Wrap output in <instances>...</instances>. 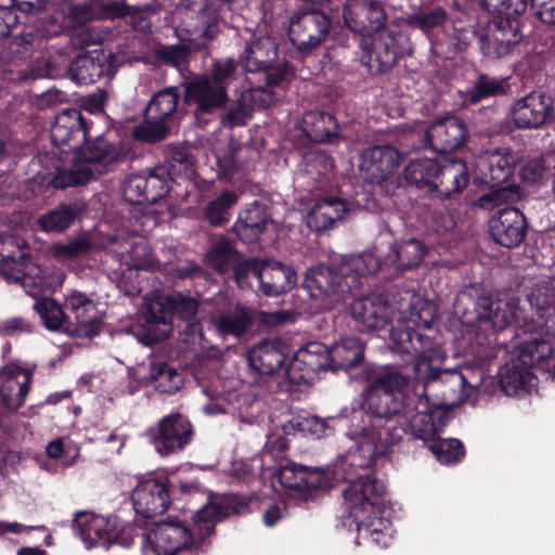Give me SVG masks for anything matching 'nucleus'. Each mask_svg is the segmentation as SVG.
<instances>
[{
  "instance_id": "obj_1",
  "label": "nucleus",
  "mask_w": 555,
  "mask_h": 555,
  "mask_svg": "<svg viewBox=\"0 0 555 555\" xmlns=\"http://www.w3.org/2000/svg\"><path fill=\"white\" fill-rule=\"evenodd\" d=\"M435 384H369L364 400L372 416L377 421L392 417L409 410L416 413L410 418L409 427L415 439L427 447L437 438L453 417V410L460 404H477V392L483 384H460L459 401H448L444 397L431 396Z\"/></svg>"
},
{
  "instance_id": "obj_2",
  "label": "nucleus",
  "mask_w": 555,
  "mask_h": 555,
  "mask_svg": "<svg viewBox=\"0 0 555 555\" xmlns=\"http://www.w3.org/2000/svg\"><path fill=\"white\" fill-rule=\"evenodd\" d=\"M249 509L244 498L232 494L219 501L208 502L193 513L192 524L177 517L155 524L153 530L157 555H198L209 543L216 525L232 515H241Z\"/></svg>"
},
{
  "instance_id": "obj_3",
  "label": "nucleus",
  "mask_w": 555,
  "mask_h": 555,
  "mask_svg": "<svg viewBox=\"0 0 555 555\" xmlns=\"http://www.w3.org/2000/svg\"><path fill=\"white\" fill-rule=\"evenodd\" d=\"M386 488L377 478L361 476L350 482L343 491L344 526L354 525L358 534L371 531L370 529H391L392 524L386 517Z\"/></svg>"
},
{
  "instance_id": "obj_4",
  "label": "nucleus",
  "mask_w": 555,
  "mask_h": 555,
  "mask_svg": "<svg viewBox=\"0 0 555 555\" xmlns=\"http://www.w3.org/2000/svg\"><path fill=\"white\" fill-rule=\"evenodd\" d=\"M26 242L15 235H0V274L35 296L43 284V271L25 250Z\"/></svg>"
},
{
  "instance_id": "obj_5",
  "label": "nucleus",
  "mask_w": 555,
  "mask_h": 555,
  "mask_svg": "<svg viewBox=\"0 0 555 555\" xmlns=\"http://www.w3.org/2000/svg\"><path fill=\"white\" fill-rule=\"evenodd\" d=\"M240 62L246 72L263 73V87L268 89L282 85L292 76L287 62L279 57L276 40L269 35L254 36L240 55Z\"/></svg>"
},
{
  "instance_id": "obj_6",
  "label": "nucleus",
  "mask_w": 555,
  "mask_h": 555,
  "mask_svg": "<svg viewBox=\"0 0 555 555\" xmlns=\"http://www.w3.org/2000/svg\"><path fill=\"white\" fill-rule=\"evenodd\" d=\"M73 529L87 548L101 546L105 550L113 544L129 547L133 543L131 528L122 525L116 515L102 516L90 512H78L73 519Z\"/></svg>"
},
{
  "instance_id": "obj_7",
  "label": "nucleus",
  "mask_w": 555,
  "mask_h": 555,
  "mask_svg": "<svg viewBox=\"0 0 555 555\" xmlns=\"http://www.w3.org/2000/svg\"><path fill=\"white\" fill-rule=\"evenodd\" d=\"M515 159L506 151L495 150L487 153L479 159L478 166L482 175L483 182L492 191L481 196V205L493 203H514L520 198L519 189L508 183L515 170Z\"/></svg>"
},
{
  "instance_id": "obj_8",
  "label": "nucleus",
  "mask_w": 555,
  "mask_h": 555,
  "mask_svg": "<svg viewBox=\"0 0 555 555\" xmlns=\"http://www.w3.org/2000/svg\"><path fill=\"white\" fill-rule=\"evenodd\" d=\"M145 435L157 453L168 456L183 451L191 443L194 428L185 415L170 413L149 427Z\"/></svg>"
},
{
  "instance_id": "obj_9",
  "label": "nucleus",
  "mask_w": 555,
  "mask_h": 555,
  "mask_svg": "<svg viewBox=\"0 0 555 555\" xmlns=\"http://www.w3.org/2000/svg\"><path fill=\"white\" fill-rule=\"evenodd\" d=\"M228 100V91L223 87L215 86L208 80V75L197 76L184 86V103L199 126L207 125L209 116L224 108Z\"/></svg>"
},
{
  "instance_id": "obj_10",
  "label": "nucleus",
  "mask_w": 555,
  "mask_h": 555,
  "mask_svg": "<svg viewBox=\"0 0 555 555\" xmlns=\"http://www.w3.org/2000/svg\"><path fill=\"white\" fill-rule=\"evenodd\" d=\"M554 351L553 345L543 337H533L518 346V356L512 358L500 370L499 382H530L538 376L532 372L534 360L548 358Z\"/></svg>"
},
{
  "instance_id": "obj_11",
  "label": "nucleus",
  "mask_w": 555,
  "mask_h": 555,
  "mask_svg": "<svg viewBox=\"0 0 555 555\" xmlns=\"http://www.w3.org/2000/svg\"><path fill=\"white\" fill-rule=\"evenodd\" d=\"M332 21L319 10L302 11L294 14L289 24V39L301 52L319 47L327 37Z\"/></svg>"
},
{
  "instance_id": "obj_12",
  "label": "nucleus",
  "mask_w": 555,
  "mask_h": 555,
  "mask_svg": "<svg viewBox=\"0 0 555 555\" xmlns=\"http://www.w3.org/2000/svg\"><path fill=\"white\" fill-rule=\"evenodd\" d=\"M171 488L167 478L150 477L140 480L131 493L135 513L147 519L163 515L176 494Z\"/></svg>"
},
{
  "instance_id": "obj_13",
  "label": "nucleus",
  "mask_w": 555,
  "mask_h": 555,
  "mask_svg": "<svg viewBox=\"0 0 555 555\" xmlns=\"http://www.w3.org/2000/svg\"><path fill=\"white\" fill-rule=\"evenodd\" d=\"M402 159L401 153L392 145H373L361 152L358 171L366 183L380 184L395 175Z\"/></svg>"
},
{
  "instance_id": "obj_14",
  "label": "nucleus",
  "mask_w": 555,
  "mask_h": 555,
  "mask_svg": "<svg viewBox=\"0 0 555 555\" xmlns=\"http://www.w3.org/2000/svg\"><path fill=\"white\" fill-rule=\"evenodd\" d=\"M275 478L283 488L295 492L305 501L312 500L318 492L331 488V480L323 469L296 463L281 466Z\"/></svg>"
},
{
  "instance_id": "obj_15",
  "label": "nucleus",
  "mask_w": 555,
  "mask_h": 555,
  "mask_svg": "<svg viewBox=\"0 0 555 555\" xmlns=\"http://www.w3.org/2000/svg\"><path fill=\"white\" fill-rule=\"evenodd\" d=\"M278 101L273 89L257 86L243 91L223 111L220 122L225 128L244 127L256 111L266 109Z\"/></svg>"
},
{
  "instance_id": "obj_16",
  "label": "nucleus",
  "mask_w": 555,
  "mask_h": 555,
  "mask_svg": "<svg viewBox=\"0 0 555 555\" xmlns=\"http://www.w3.org/2000/svg\"><path fill=\"white\" fill-rule=\"evenodd\" d=\"M343 13L348 28L364 37H372L386 28L388 21L380 0H347Z\"/></svg>"
},
{
  "instance_id": "obj_17",
  "label": "nucleus",
  "mask_w": 555,
  "mask_h": 555,
  "mask_svg": "<svg viewBox=\"0 0 555 555\" xmlns=\"http://www.w3.org/2000/svg\"><path fill=\"white\" fill-rule=\"evenodd\" d=\"M411 353L416 357L413 365L416 380L451 379L452 382H466V377L457 369L440 370L433 364L434 358L438 357V350L429 337L415 330L412 331Z\"/></svg>"
},
{
  "instance_id": "obj_18",
  "label": "nucleus",
  "mask_w": 555,
  "mask_h": 555,
  "mask_svg": "<svg viewBox=\"0 0 555 555\" xmlns=\"http://www.w3.org/2000/svg\"><path fill=\"white\" fill-rule=\"evenodd\" d=\"M478 41L483 55L498 59L507 55L521 41L518 20H494L482 27Z\"/></svg>"
},
{
  "instance_id": "obj_19",
  "label": "nucleus",
  "mask_w": 555,
  "mask_h": 555,
  "mask_svg": "<svg viewBox=\"0 0 555 555\" xmlns=\"http://www.w3.org/2000/svg\"><path fill=\"white\" fill-rule=\"evenodd\" d=\"M362 42L367 54V66L372 73L383 74L390 70L397 63L403 51L400 41L403 35L396 30L384 28Z\"/></svg>"
},
{
  "instance_id": "obj_20",
  "label": "nucleus",
  "mask_w": 555,
  "mask_h": 555,
  "mask_svg": "<svg viewBox=\"0 0 555 555\" xmlns=\"http://www.w3.org/2000/svg\"><path fill=\"white\" fill-rule=\"evenodd\" d=\"M513 120L519 129H538L555 124L553 101L543 92H531L513 106Z\"/></svg>"
},
{
  "instance_id": "obj_21",
  "label": "nucleus",
  "mask_w": 555,
  "mask_h": 555,
  "mask_svg": "<svg viewBox=\"0 0 555 555\" xmlns=\"http://www.w3.org/2000/svg\"><path fill=\"white\" fill-rule=\"evenodd\" d=\"M467 138V125L456 116H448L436 120L427 128L425 134L426 143L439 154H448L461 149L466 143Z\"/></svg>"
},
{
  "instance_id": "obj_22",
  "label": "nucleus",
  "mask_w": 555,
  "mask_h": 555,
  "mask_svg": "<svg viewBox=\"0 0 555 555\" xmlns=\"http://www.w3.org/2000/svg\"><path fill=\"white\" fill-rule=\"evenodd\" d=\"M182 27L194 39L203 40V46L220 34L216 12L204 1H194L179 8Z\"/></svg>"
},
{
  "instance_id": "obj_23",
  "label": "nucleus",
  "mask_w": 555,
  "mask_h": 555,
  "mask_svg": "<svg viewBox=\"0 0 555 555\" xmlns=\"http://www.w3.org/2000/svg\"><path fill=\"white\" fill-rule=\"evenodd\" d=\"M476 306L478 312L476 320L468 319L467 322L489 323L495 331L505 328L513 321L524 327V315L526 313L519 306L518 298L494 301L490 297H479Z\"/></svg>"
},
{
  "instance_id": "obj_24",
  "label": "nucleus",
  "mask_w": 555,
  "mask_h": 555,
  "mask_svg": "<svg viewBox=\"0 0 555 555\" xmlns=\"http://www.w3.org/2000/svg\"><path fill=\"white\" fill-rule=\"evenodd\" d=\"M528 224L524 214L514 207L498 211L490 220L489 232L492 238L506 248L522 243L527 235Z\"/></svg>"
},
{
  "instance_id": "obj_25",
  "label": "nucleus",
  "mask_w": 555,
  "mask_h": 555,
  "mask_svg": "<svg viewBox=\"0 0 555 555\" xmlns=\"http://www.w3.org/2000/svg\"><path fill=\"white\" fill-rule=\"evenodd\" d=\"M87 129L83 117L77 108L63 111L51 128L53 144L63 152L80 150L86 141Z\"/></svg>"
},
{
  "instance_id": "obj_26",
  "label": "nucleus",
  "mask_w": 555,
  "mask_h": 555,
  "mask_svg": "<svg viewBox=\"0 0 555 555\" xmlns=\"http://www.w3.org/2000/svg\"><path fill=\"white\" fill-rule=\"evenodd\" d=\"M354 435L359 437L357 447L353 450H349L344 457L343 470L346 473V479L348 486L351 481L357 480L361 476H371L376 478L367 470L373 466L378 457L385 456V449H376L375 442L370 440L363 434V430L354 431Z\"/></svg>"
},
{
  "instance_id": "obj_27",
  "label": "nucleus",
  "mask_w": 555,
  "mask_h": 555,
  "mask_svg": "<svg viewBox=\"0 0 555 555\" xmlns=\"http://www.w3.org/2000/svg\"><path fill=\"white\" fill-rule=\"evenodd\" d=\"M272 222L270 207L256 201L240 212L232 231L243 243L253 244L260 240Z\"/></svg>"
},
{
  "instance_id": "obj_28",
  "label": "nucleus",
  "mask_w": 555,
  "mask_h": 555,
  "mask_svg": "<svg viewBox=\"0 0 555 555\" xmlns=\"http://www.w3.org/2000/svg\"><path fill=\"white\" fill-rule=\"evenodd\" d=\"M354 320L363 324L366 331L384 328L390 320V309L382 295H370L356 299L350 306Z\"/></svg>"
},
{
  "instance_id": "obj_29",
  "label": "nucleus",
  "mask_w": 555,
  "mask_h": 555,
  "mask_svg": "<svg viewBox=\"0 0 555 555\" xmlns=\"http://www.w3.org/2000/svg\"><path fill=\"white\" fill-rule=\"evenodd\" d=\"M328 350L330 347L319 341H310L305 347H301L289 365L288 382H308L309 376L301 374L297 377L294 375V372L300 370L301 365H305L307 371L313 373L328 370Z\"/></svg>"
},
{
  "instance_id": "obj_30",
  "label": "nucleus",
  "mask_w": 555,
  "mask_h": 555,
  "mask_svg": "<svg viewBox=\"0 0 555 555\" xmlns=\"http://www.w3.org/2000/svg\"><path fill=\"white\" fill-rule=\"evenodd\" d=\"M350 211L346 201L338 197H326L317 202L307 218L308 227L317 232L332 229Z\"/></svg>"
},
{
  "instance_id": "obj_31",
  "label": "nucleus",
  "mask_w": 555,
  "mask_h": 555,
  "mask_svg": "<svg viewBox=\"0 0 555 555\" xmlns=\"http://www.w3.org/2000/svg\"><path fill=\"white\" fill-rule=\"evenodd\" d=\"M172 308L170 295H157L146 302L145 320L151 324L164 326L153 334L147 333L143 340L146 345L164 340L170 336L172 331L171 321L173 318Z\"/></svg>"
},
{
  "instance_id": "obj_32",
  "label": "nucleus",
  "mask_w": 555,
  "mask_h": 555,
  "mask_svg": "<svg viewBox=\"0 0 555 555\" xmlns=\"http://www.w3.org/2000/svg\"><path fill=\"white\" fill-rule=\"evenodd\" d=\"M258 280L267 295H280L296 284L295 271L280 261L267 260L261 263Z\"/></svg>"
},
{
  "instance_id": "obj_33",
  "label": "nucleus",
  "mask_w": 555,
  "mask_h": 555,
  "mask_svg": "<svg viewBox=\"0 0 555 555\" xmlns=\"http://www.w3.org/2000/svg\"><path fill=\"white\" fill-rule=\"evenodd\" d=\"M341 276L325 266L310 268L306 273L305 287L310 297L315 299L334 300L338 297Z\"/></svg>"
},
{
  "instance_id": "obj_34",
  "label": "nucleus",
  "mask_w": 555,
  "mask_h": 555,
  "mask_svg": "<svg viewBox=\"0 0 555 555\" xmlns=\"http://www.w3.org/2000/svg\"><path fill=\"white\" fill-rule=\"evenodd\" d=\"M365 345L357 337H345L330 346L328 370L348 371L364 360Z\"/></svg>"
},
{
  "instance_id": "obj_35",
  "label": "nucleus",
  "mask_w": 555,
  "mask_h": 555,
  "mask_svg": "<svg viewBox=\"0 0 555 555\" xmlns=\"http://www.w3.org/2000/svg\"><path fill=\"white\" fill-rule=\"evenodd\" d=\"M469 181L466 164L461 159H447L440 165L434 191L443 197L461 192Z\"/></svg>"
},
{
  "instance_id": "obj_36",
  "label": "nucleus",
  "mask_w": 555,
  "mask_h": 555,
  "mask_svg": "<svg viewBox=\"0 0 555 555\" xmlns=\"http://www.w3.org/2000/svg\"><path fill=\"white\" fill-rule=\"evenodd\" d=\"M253 322V310L242 305H235L212 320L215 328L220 336H233L235 338L244 336L250 330Z\"/></svg>"
},
{
  "instance_id": "obj_37",
  "label": "nucleus",
  "mask_w": 555,
  "mask_h": 555,
  "mask_svg": "<svg viewBox=\"0 0 555 555\" xmlns=\"http://www.w3.org/2000/svg\"><path fill=\"white\" fill-rule=\"evenodd\" d=\"M301 128L305 135L315 143H330L339 135L336 118L325 112H307Z\"/></svg>"
},
{
  "instance_id": "obj_38",
  "label": "nucleus",
  "mask_w": 555,
  "mask_h": 555,
  "mask_svg": "<svg viewBox=\"0 0 555 555\" xmlns=\"http://www.w3.org/2000/svg\"><path fill=\"white\" fill-rule=\"evenodd\" d=\"M86 206L81 202L59 204L41 215L37 223L44 232L62 233L66 231L83 212Z\"/></svg>"
},
{
  "instance_id": "obj_39",
  "label": "nucleus",
  "mask_w": 555,
  "mask_h": 555,
  "mask_svg": "<svg viewBox=\"0 0 555 555\" xmlns=\"http://www.w3.org/2000/svg\"><path fill=\"white\" fill-rule=\"evenodd\" d=\"M112 250L119 255L126 266L144 268L149 262V247L140 235L119 234L111 238Z\"/></svg>"
},
{
  "instance_id": "obj_40",
  "label": "nucleus",
  "mask_w": 555,
  "mask_h": 555,
  "mask_svg": "<svg viewBox=\"0 0 555 555\" xmlns=\"http://www.w3.org/2000/svg\"><path fill=\"white\" fill-rule=\"evenodd\" d=\"M425 253L426 247L421 241L410 238L393 244L385 262L397 270L404 271L417 267L422 262Z\"/></svg>"
},
{
  "instance_id": "obj_41",
  "label": "nucleus",
  "mask_w": 555,
  "mask_h": 555,
  "mask_svg": "<svg viewBox=\"0 0 555 555\" xmlns=\"http://www.w3.org/2000/svg\"><path fill=\"white\" fill-rule=\"evenodd\" d=\"M285 360L283 352L273 341H261L248 352L249 365L260 375H271Z\"/></svg>"
},
{
  "instance_id": "obj_42",
  "label": "nucleus",
  "mask_w": 555,
  "mask_h": 555,
  "mask_svg": "<svg viewBox=\"0 0 555 555\" xmlns=\"http://www.w3.org/2000/svg\"><path fill=\"white\" fill-rule=\"evenodd\" d=\"M448 20L449 14L444 8L440 5H422L408 14L404 23L411 29L429 34L435 29L442 28Z\"/></svg>"
},
{
  "instance_id": "obj_43",
  "label": "nucleus",
  "mask_w": 555,
  "mask_h": 555,
  "mask_svg": "<svg viewBox=\"0 0 555 555\" xmlns=\"http://www.w3.org/2000/svg\"><path fill=\"white\" fill-rule=\"evenodd\" d=\"M75 313L76 326L74 334L79 337H93L100 332V321L95 315L94 306L91 300L82 297H75L70 301Z\"/></svg>"
},
{
  "instance_id": "obj_44",
  "label": "nucleus",
  "mask_w": 555,
  "mask_h": 555,
  "mask_svg": "<svg viewBox=\"0 0 555 555\" xmlns=\"http://www.w3.org/2000/svg\"><path fill=\"white\" fill-rule=\"evenodd\" d=\"M203 392L209 399L203 406L207 415L225 413L227 406L238 399V389L233 384H206Z\"/></svg>"
},
{
  "instance_id": "obj_45",
  "label": "nucleus",
  "mask_w": 555,
  "mask_h": 555,
  "mask_svg": "<svg viewBox=\"0 0 555 555\" xmlns=\"http://www.w3.org/2000/svg\"><path fill=\"white\" fill-rule=\"evenodd\" d=\"M117 159L115 147L105 140H99L87 145L79 156V165L92 167L96 171V177L105 171V167Z\"/></svg>"
},
{
  "instance_id": "obj_46",
  "label": "nucleus",
  "mask_w": 555,
  "mask_h": 555,
  "mask_svg": "<svg viewBox=\"0 0 555 555\" xmlns=\"http://www.w3.org/2000/svg\"><path fill=\"white\" fill-rule=\"evenodd\" d=\"M427 448L440 464L447 466L457 465L466 456L465 446L456 438H441L439 435Z\"/></svg>"
},
{
  "instance_id": "obj_47",
  "label": "nucleus",
  "mask_w": 555,
  "mask_h": 555,
  "mask_svg": "<svg viewBox=\"0 0 555 555\" xmlns=\"http://www.w3.org/2000/svg\"><path fill=\"white\" fill-rule=\"evenodd\" d=\"M440 165L430 158L413 159L404 169L405 179L418 188L429 186L433 190Z\"/></svg>"
},
{
  "instance_id": "obj_48",
  "label": "nucleus",
  "mask_w": 555,
  "mask_h": 555,
  "mask_svg": "<svg viewBox=\"0 0 555 555\" xmlns=\"http://www.w3.org/2000/svg\"><path fill=\"white\" fill-rule=\"evenodd\" d=\"M361 429L363 434H365V437L375 442L376 449H385V456L390 453L393 446L400 443L406 434L405 427L402 425L382 426L373 422L371 426H363Z\"/></svg>"
},
{
  "instance_id": "obj_49",
  "label": "nucleus",
  "mask_w": 555,
  "mask_h": 555,
  "mask_svg": "<svg viewBox=\"0 0 555 555\" xmlns=\"http://www.w3.org/2000/svg\"><path fill=\"white\" fill-rule=\"evenodd\" d=\"M93 247V242L87 235H79L66 243L52 244L48 253L56 261L66 262L89 254Z\"/></svg>"
},
{
  "instance_id": "obj_50",
  "label": "nucleus",
  "mask_w": 555,
  "mask_h": 555,
  "mask_svg": "<svg viewBox=\"0 0 555 555\" xmlns=\"http://www.w3.org/2000/svg\"><path fill=\"white\" fill-rule=\"evenodd\" d=\"M179 93L177 88L169 87L157 92L150 101L145 111L152 118H160L170 121L177 111Z\"/></svg>"
},
{
  "instance_id": "obj_51",
  "label": "nucleus",
  "mask_w": 555,
  "mask_h": 555,
  "mask_svg": "<svg viewBox=\"0 0 555 555\" xmlns=\"http://www.w3.org/2000/svg\"><path fill=\"white\" fill-rule=\"evenodd\" d=\"M103 74V64L86 53L79 54L70 65L72 79L78 83H93L101 78Z\"/></svg>"
},
{
  "instance_id": "obj_52",
  "label": "nucleus",
  "mask_w": 555,
  "mask_h": 555,
  "mask_svg": "<svg viewBox=\"0 0 555 555\" xmlns=\"http://www.w3.org/2000/svg\"><path fill=\"white\" fill-rule=\"evenodd\" d=\"M240 255L225 237H220L207 251L209 264L221 273L229 272Z\"/></svg>"
},
{
  "instance_id": "obj_53",
  "label": "nucleus",
  "mask_w": 555,
  "mask_h": 555,
  "mask_svg": "<svg viewBox=\"0 0 555 555\" xmlns=\"http://www.w3.org/2000/svg\"><path fill=\"white\" fill-rule=\"evenodd\" d=\"M507 92L506 79H498L487 74H480L469 89L467 96L469 102L477 103L489 96H498Z\"/></svg>"
},
{
  "instance_id": "obj_54",
  "label": "nucleus",
  "mask_w": 555,
  "mask_h": 555,
  "mask_svg": "<svg viewBox=\"0 0 555 555\" xmlns=\"http://www.w3.org/2000/svg\"><path fill=\"white\" fill-rule=\"evenodd\" d=\"M169 133V121L160 118H152L146 111L143 121L133 128L134 138L147 143L163 141Z\"/></svg>"
},
{
  "instance_id": "obj_55",
  "label": "nucleus",
  "mask_w": 555,
  "mask_h": 555,
  "mask_svg": "<svg viewBox=\"0 0 555 555\" xmlns=\"http://www.w3.org/2000/svg\"><path fill=\"white\" fill-rule=\"evenodd\" d=\"M146 182V205L157 203L160 198L167 195L169 191L170 171L166 166H157L151 170L147 176H144Z\"/></svg>"
},
{
  "instance_id": "obj_56",
  "label": "nucleus",
  "mask_w": 555,
  "mask_h": 555,
  "mask_svg": "<svg viewBox=\"0 0 555 555\" xmlns=\"http://www.w3.org/2000/svg\"><path fill=\"white\" fill-rule=\"evenodd\" d=\"M237 195L232 191H223L211 201L204 212L206 220L212 227H220L229 220L230 209L236 204Z\"/></svg>"
},
{
  "instance_id": "obj_57",
  "label": "nucleus",
  "mask_w": 555,
  "mask_h": 555,
  "mask_svg": "<svg viewBox=\"0 0 555 555\" xmlns=\"http://www.w3.org/2000/svg\"><path fill=\"white\" fill-rule=\"evenodd\" d=\"M96 169L76 164L68 170L57 172L51 180V184L55 189H65L68 186H77L96 178Z\"/></svg>"
},
{
  "instance_id": "obj_58",
  "label": "nucleus",
  "mask_w": 555,
  "mask_h": 555,
  "mask_svg": "<svg viewBox=\"0 0 555 555\" xmlns=\"http://www.w3.org/2000/svg\"><path fill=\"white\" fill-rule=\"evenodd\" d=\"M480 5L499 20H518L526 10L527 0H480Z\"/></svg>"
},
{
  "instance_id": "obj_59",
  "label": "nucleus",
  "mask_w": 555,
  "mask_h": 555,
  "mask_svg": "<svg viewBox=\"0 0 555 555\" xmlns=\"http://www.w3.org/2000/svg\"><path fill=\"white\" fill-rule=\"evenodd\" d=\"M191 54L192 47L188 43L162 46L155 50V56L159 62L180 70L188 66Z\"/></svg>"
},
{
  "instance_id": "obj_60",
  "label": "nucleus",
  "mask_w": 555,
  "mask_h": 555,
  "mask_svg": "<svg viewBox=\"0 0 555 555\" xmlns=\"http://www.w3.org/2000/svg\"><path fill=\"white\" fill-rule=\"evenodd\" d=\"M282 429L283 435L271 434L268 436L266 442V450L275 457L283 456L288 450V440L286 436L293 435L296 431H304L306 430V426L299 420L292 418L283 425Z\"/></svg>"
},
{
  "instance_id": "obj_61",
  "label": "nucleus",
  "mask_w": 555,
  "mask_h": 555,
  "mask_svg": "<svg viewBox=\"0 0 555 555\" xmlns=\"http://www.w3.org/2000/svg\"><path fill=\"white\" fill-rule=\"evenodd\" d=\"M528 302L538 319H541L555 308V289L548 284H539L529 293Z\"/></svg>"
},
{
  "instance_id": "obj_62",
  "label": "nucleus",
  "mask_w": 555,
  "mask_h": 555,
  "mask_svg": "<svg viewBox=\"0 0 555 555\" xmlns=\"http://www.w3.org/2000/svg\"><path fill=\"white\" fill-rule=\"evenodd\" d=\"M111 31L104 27H89V28H79L75 31V34L70 37V46L74 49H86L93 46H99L104 42V40L109 37Z\"/></svg>"
},
{
  "instance_id": "obj_63",
  "label": "nucleus",
  "mask_w": 555,
  "mask_h": 555,
  "mask_svg": "<svg viewBox=\"0 0 555 555\" xmlns=\"http://www.w3.org/2000/svg\"><path fill=\"white\" fill-rule=\"evenodd\" d=\"M31 384H0V401L9 411L18 410L25 402Z\"/></svg>"
},
{
  "instance_id": "obj_64",
  "label": "nucleus",
  "mask_w": 555,
  "mask_h": 555,
  "mask_svg": "<svg viewBox=\"0 0 555 555\" xmlns=\"http://www.w3.org/2000/svg\"><path fill=\"white\" fill-rule=\"evenodd\" d=\"M35 308L49 330H59L65 321L62 308L53 299L43 298Z\"/></svg>"
}]
</instances>
